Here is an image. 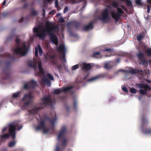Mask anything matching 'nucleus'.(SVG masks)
Segmentation results:
<instances>
[{"label": "nucleus", "mask_w": 151, "mask_h": 151, "mask_svg": "<svg viewBox=\"0 0 151 151\" xmlns=\"http://www.w3.org/2000/svg\"><path fill=\"white\" fill-rule=\"evenodd\" d=\"M66 109L67 111H69L70 108L67 105L66 106Z\"/></svg>", "instance_id": "53"}, {"label": "nucleus", "mask_w": 151, "mask_h": 151, "mask_svg": "<svg viewBox=\"0 0 151 151\" xmlns=\"http://www.w3.org/2000/svg\"><path fill=\"white\" fill-rule=\"evenodd\" d=\"M126 4L128 7H132V6L131 1L130 0H126Z\"/></svg>", "instance_id": "28"}, {"label": "nucleus", "mask_w": 151, "mask_h": 151, "mask_svg": "<svg viewBox=\"0 0 151 151\" xmlns=\"http://www.w3.org/2000/svg\"><path fill=\"white\" fill-rule=\"evenodd\" d=\"M53 11H51L49 13V14H52L53 12Z\"/></svg>", "instance_id": "58"}, {"label": "nucleus", "mask_w": 151, "mask_h": 151, "mask_svg": "<svg viewBox=\"0 0 151 151\" xmlns=\"http://www.w3.org/2000/svg\"><path fill=\"white\" fill-rule=\"evenodd\" d=\"M104 51H109L110 53H111L113 50L110 48H106L104 50Z\"/></svg>", "instance_id": "46"}, {"label": "nucleus", "mask_w": 151, "mask_h": 151, "mask_svg": "<svg viewBox=\"0 0 151 151\" xmlns=\"http://www.w3.org/2000/svg\"><path fill=\"white\" fill-rule=\"evenodd\" d=\"M135 3L138 5L142 6L144 5V4L141 1V0H136Z\"/></svg>", "instance_id": "27"}, {"label": "nucleus", "mask_w": 151, "mask_h": 151, "mask_svg": "<svg viewBox=\"0 0 151 151\" xmlns=\"http://www.w3.org/2000/svg\"><path fill=\"white\" fill-rule=\"evenodd\" d=\"M93 28V23L90 22L88 24L84 26L83 28V30L85 31H87L92 29Z\"/></svg>", "instance_id": "20"}, {"label": "nucleus", "mask_w": 151, "mask_h": 151, "mask_svg": "<svg viewBox=\"0 0 151 151\" xmlns=\"http://www.w3.org/2000/svg\"><path fill=\"white\" fill-rule=\"evenodd\" d=\"M16 143V142L13 141L10 142L8 144V146L9 147H12L15 145Z\"/></svg>", "instance_id": "30"}, {"label": "nucleus", "mask_w": 151, "mask_h": 151, "mask_svg": "<svg viewBox=\"0 0 151 151\" xmlns=\"http://www.w3.org/2000/svg\"><path fill=\"white\" fill-rule=\"evenodd\" d=\"M47 77L50 80L52 81L54 80V78L53 76L50 73H48L47 75Z\"/></svg>", "instance_id": "32"}, {"label": "nucleus", "mask_w": 151, "mask_h": 151, "mask_svg": "<svg viewBox=\"0 0 151 151\" xmlns=\"http://www.w3.org/2000/svg\"><path fill=\"white\" fill-rule=\"evenodd\" d=\"M36 82L32 80L29 82V85L30 88H33L36 86Z\"/></svg>", "instance_id": "22"}, {"label": "nucleus", "mask_w": 151, "mask_h": 151, "mask_svg": "<svg viewBox=\"0 0 151 151\" xmlns=\"http://www.w3.org/2000/svg\"><path fill=\"white\" fill-rule=\"evenodd\" d=\"M24 88L25 89H28L30 88L29 85V83L28 84L26 83L24 85Z\"/></svg>", "instance_id": "40"}, {"label": "nucleus", "mask_w": 151, "mask_h": 151, "mask_svg": "<svg viewBox=\"0 0 151 151\" xmlns=\"http://www.w3.org/2000/svg\"><path fill=\"white\" fill-rule=\"evenodd\" d=\"M26 0H22V1L23 2H25Z\"/></svg>", "instance_id": "64"}, {"label": "nucleus", "mask_w": 151, "mask_h": 151, "mask_svg": "<svg viewBox=\"0 0 151 151\" xmlns=\"http://www.w3.org/2000/svg\"><path fill=\"white\" fill-rule=\"evenodd\" d=\"M119 61H120V59L119 58L117 59L116 60V62L117 63H119Z\"/></svg>", "instance_id": "57"}, {"label": "nucleus", "mask_w": 151, "mask_h": 151, "mask_svg": "<svg viewBox=\"0 0 151 151\" xmlns=\"http://www.w3.org/2000/svg\"><path fill=\"white\" fill-rule=\"evenodd\" d=\"M104 67L106 69H109L112 68L113 66L109 63H107L105 64Z\"/></svg>", "instance_id": "24"}, {"label": "nucleus", "mask_w": 151, "mask_h": 151, "mask_svg": "<svg viewBox=\"0 0 151 151\" xmlns=\"http://www.w3.org/2000/svg\"><path fill=\"white\" fill-rule=\"evenodd\" d=\"M137 86L140 89H140L139 92L142 94H146L147 93V91L148 89H150V88L148 85L144 83L137 84Z\"/></svg>", "instance_id": "12"}, {"label": "nucleus", "mask_w": 151, "mask_h": 151, "mask_svg": "<svg viewBox=\"0 0 151 151\" xmlns=\"http://www.w3.org/2000/svg\"><path fill=\"white\" fill-rule=\"evenodd\" d=\"M42 12H43V13H42V16H43V17H44L45 16V9H44V8H43L42 9Z\"/></svg>", "instance_id": "49"}, {"label": "nucleus", "mask_w": 151, "mask_h": 151, "mask_svg": "<svg viewBox=\"0 0 151 151\" xmlns=\"http://www.w3.org/2000/svg\"><path fill=\"white\" fill-rule=\"evenodd\" d=\"M15 41L17 45V47L14 49L15 53L20 56H23L26 55L29 49L26 46L25 42H23L22 46H21L20 40L18 38H17Z\"/></svg>", "instance_id": "6"}, {"label": "nucleus", "mask_w": 151, "mask_h": 151, "mask_svg": "<svg viewBox=\"0 0 151 151\" xmlns=\"http://www.w3.org/2000/svg\"><path fill=\"white\" fill-rule=\"evenodd\" d=\"M68 29L70 30L71 27H74L77 29H78L81 27V24L80 22L76 21H73L67 23Z\"/></svg>", "instance_id": "16"}, {"label": "nucleus", "mask_w": 151, "mask_h": 151, "mask_svg": "<svg viewBox=\"0 0 151 151\" xmlns=\"http://www.w3.org/2000/svg\"><path fill=\"white\" fill-rule=\"evenodd\" d=\"M9 137V135L8 133H6L4 134L1 135V137L2 138H6Z\"/></svg>", "instance_id": "33"}, {"label": "nucleus", "mask_w": 151, "mask_h": 151, "mask_svg": "<svg viewBox=\"0 0 151 151\" xmlns=\"http://www.w3.org/2000/svg\"><path fill=\"white\" fill-rule=\"evenodd\" d=\"M146 81H147L148 82L151 83V81L150 80H148V79H146L145 80Z\"/></svg>", "instance_id": "55"}, {"label": "nucleus", "mask_w": 151, "mask_h": 151, "mask_svg": "<svg viewBox=\"0 0 151 151\" xmlns=\"http://www.w3.org/2000/svg\"><path fill=\"white\" fill-rule=\"evenodd\" d=\"M32 97L30 93L25 94L22 99L24 104V106H27L29 104L32 102Z\"/></svg>", "instance_id": "13"}, {"label": "nucleus", "mask_w": 151, "mask_h": 151, "mask_svg": "<svg viewBox=\"0 0 151 151\" xmlns=\"http://www.w3.org/2000/svg\"><path fill=\"white\" fill-rule=\"evenodd\" d=\"M28 5V4H24L23 6V7L24 8H26Z\"/></svg>", "instance_id": "51"}, {"label": "nucleus", "mask_w": 151, "mask_h": 151, "mask_svg": "<svg viewBox=\"0 0 151 151\" xmlns=\"http://www.w3.org/2000/svg\"><path fill=\"white\" fill-rule=\"evenodd\" d=\"M38 50L39 52V54L40 56H42L43 54V52L40 45H38L37 47H36L35 48V55L37 57L38 55Z\"/></svg>", "instance_id": "18"}, {"label": "nucleus", "mask_w": 151, "mask_h": 151, "mask_svg": "<svg viewBox=\"0 0 151 151\" xmlns=\"http://www.w3.org/2000/svg\"><path fill=\"white\" fill-rule=\"evenodd\" d=\"M59 4V1L58 0H55V7H58Z\"/></svg>", "instance_id": "47"}, {"label": "nucleus", "mask_w": 151, "mask_h": 151, "mask_svg": "<svg viewBox=\"0 0 151 151\" xmlns=\"http://www.w3.org/2000/svg\"><path fill=\"white\" fill-rule=\"evenodd\" d=\"M122 90L124 92L126 93H127L128 92L127 88L125 87H124L122 88Z\"/></svg>", "instance_id": "45"}, {"label": "nucleus", "mask_w": 151, "mask_h": 151, "mask_svg": "<svg viewBox=\"0 0 151 151\" xmlns=\"http://www.w3.org/2000/svg\"><path fill=\"white\" fill-rule=\"evenodd\" d=\"M92 57L95 58H101V56L100 52H96L93 53Z\"/></svg>", "instance_id": "23"}, {"label": "nucleus", "mask_w": 151, "mask_h": 151, "mask_svg": "<svg viewBox=\"0 0 151 151\" xmlns=\"http://www.w3.org/2000/svg\"><path fill=\"white\" fill-rule=\"evenodd\" d=\"M149 62L150 63H151V60H149Z\"/></svg>", "instance_id": "63"}, {"label": "nucleus", "mask_w": 151, "mask_h": 151, "mask_svg": "<svg viewBox=\"0 0 151 151\" xmlns=\"http://www.w3.org/2000/svg\"><path fill=\"white\" fill-rule=\"evenodd\" d=\"M66 130V127L65 126L61 127L57 137L58 141L61 142V147H60L58 144L56 145L55 151H63L67 146V140L65 137Z\"/></svg>", "instance_id": "4"}, {"label": "nucleus", "mask_w": 151, "mask_h": 151, "mask_svg": "<svg viewBox=\"0 0 151 151\" xmlns=\"http://www.w3.org/2000/svg\"><path fill=\"white\" fill-rule=\"evenodd\" d=\"M151 6H150L149 5H147V12L148 13H150V9H151Z\"/></svg>", "instance_id": "43"}, {"label": "nucleus", "mask_w": 151, "mask_h": 151, "mask_svg": "<svg viewBox=\"0 0 151 151\" xmlns=\"http://www.w3.org/2000/svg\"><path fill=\"white\" fill-rule=\"evenodd\" d=\"M68 9L67 6H66L64 9V11H63V13H65L66 12H67L68 11Z\"/></svg>", "instance_id": "48"}, {"label": "nucleus", "mask_w": 151, "mask_h": 151, "mask_svg": "<svg viewBox=\"0 0 151 151\" xmlns=\"http://www.w3.org/2000/svg\"><path fill=\"white\" fill-rule=\"evenodd\" d=\"M147 2L151 5V0H147Z\"/></svg>", "instance_id": "56"}, {"label": "nucleus", "mask_w": 151, "mask_h": 151, "mask_svg": "<svg viewBox=\"0 0 151 151\" xmlns=\"http://www.w3.org/2000/svg\"><path fill=\"white\" fill-rule=\"evenodd\" d=\"M39 118L40 120V122L38 126L36 127V129L37 131L42 130L44 134L48 133L49 130L46 129L45 125V122L47 121H49L51 123L53 128H54L55 123L57 119L55 117L53 119H51L47 116L45 115L43 116H40ZM53 129H54V128Z\"/></svg>", "instance_id": "3"}, {"label": "nucleus", "mask_w": 151, "mask_h": 151, "mask_svg": "<svg viewBox=\"0 0 151 151\" xmlns=\"http://www.w3.org/2000/svg\"><path fill=\"white\" fill-rule=\"evenodd\" d=\"M9 127L10 135L12 137L13 139H14L16 137L15 130L16 129V127H18L17 130H19L22 129V127L21 126H18V124L14 122L10 124Z\"/></svg>", "instance_id": "9"}, {"label": "nucleus", "mask_w": 151, "mask_h": 151, "mask_svg": "<svg viewBox=\"0 0 151 151\" xmlns=\"http://www.w3.org/2000/svg\"><path fill=\"white\" fill-rule=\"evenodd\" d=\"M20 93V92H16L15 93H14L12 96V98H17L19 96V94Z\"/></svg>", "instance_id": "31"}, {"label": "nucleus", "mask_w": 151, "mask_h": 151, "mask_svg": "<svg viewBox=\"0 0 151 151\" xmlns=\"http://www.w3.org/2000/svg\"><path fill=\"white\" fill-rule=\"evenodd\" d=\"M59 22L60 23H63L65 22V20L62 17H60L59 19Z\"/></svg>", "instance_id": "44"}, {"label": "nucleus", "mask_w": 151, "mask_h": 151, "mask_svg": "<svg viewBox=\"0 0 151 151\" xmlns=\"http://www.w3.org/2000/svg\"><path fill=\"white\" fill-rule=\"evenodd\" d=\"M6 3V0H4L3 2L2 3V4L3 6H4Z\"/></svg>", "instance_id": "54"}, {"label": "nucleus", "mask_w": 151, "mask_h": 151, "mask_svg": "<svg viewBox=\"0 0 151 151\" xmlns=\"http://www.w3.org/2000/svg\"><path fill=\"white\" fill-rule=\"evenodd\" d=\"M7 40H11V38H10L9 37H7Z\"/></svg>", "instance_id": "62"}, {"label": "nucleus", "mask_w": 151, "mask_h": 151, "mask_svg": "<svg viewBox=\"0 0 151 151\" xmlns=\"http://www.w3.org/2000/svg\"><path fill=\"white\" fill-rule=\"evenodd\" d=\"M56 29H59L58 26L54 25L52 23L47 21L46 22L45 28L40 27H35L33 29V31L36 36L43 40L46 37V32H47L49 35V37L51 42L57 45L58 44V38L54 34Z\"/></svg>", "instance_id": "1"}, {"label": "nucleus", "mask_w": 151, "mask_h": 151, "mask_svg": "<svg viewBox=\"0 0 151 151\" xmlns=\"http://www.w3.org/2000/svg\"><path fill=\"white\" fill-rule=\"evenodd\" d=\"M142 122L143 125L147 124L148 123V121L143 116L142 118Z\"/></svg>", "instance_id": "26"}, {"label": "nucleus", "mask_w": 151, "mask_h": 151, "mask_svg": "<svg viewBox=\"0 0 151 151\" xmlns=\"http://www.w3.org/2000/svg\"><path fill=\"white\" fill-rule=\"evenodd\" d=\"M41 102L40 105L44 107H36L31 110H29V112L33 114L37 113L41 109H43L45 107L47 106H52L55 103V100L52 99L50 96H44L41 99Z\"/></svg>", "instance_id": "2"}, {"label": "nucleus", "mask_w": 151, "mask_h": 151, "mask_svg": "<svg viewBox=\"0 0 151 151\" xmlns=\"http://www.w3.org/2000/svg\"><path fill=\"white\" fill-rule=\"evenodd\" d=\"M143 36L142 35H139L137 37V39L138 40L141 41L143 38Z\"/></svg>", "instance_id": "38"}, {"label": "nucleus", "mask_w": 151, "mask_h": 151, "mask_svg": "<svg viewBox=\"0 0 151 151\" xmlns=\"http://www.w3.org/2000/svg\"><path fill=\"white\" fill-rule=\"evenodd\" d=\"M78 68V65H76L74 66H73L72 68V70H74Z\"/></svg>", "instance_id": "39"}, {"label": "nucleus", "mask_w": 151, "mask_h": 151, "mask_svg": "<svg viewBox=\"0 0 151 151\" xmlns=\"http://www.w3.org/2000/svg\"><path fill=\"white\" fill-rule=\"evenodd\" d=\"M73 86H71L65 87L63 89L61 88L56 89L54 90V92L55 94H58L62 92H65L68 91L73 88Z\"/></svg>", "instance_id": "17"}, {"label": "nucleus", "mask_w": 151, "mask_h": 151, "mask_svg": "<svg viewBox=\"0 0 151 151\" xmlns=\"http://www.w3.org/2000/svg\"><path fill=\"white\" fill-rule=\"evenodd\" d=\"M144 133L146 134H151V129H148L146 130L144 132Z\"/></svg>", "instance_id": "41"}, {"label": "nucleus", "mask_w": 151, "mask_h": 151, "mask_svg": "<svg viewBox=\"0 0 151 151\" xmlns=\"http://www.w3.org/2000/svg\"><path fill=\"white\" fill-rule=\"evenodd\" d=\"M38 66L40 73L42 76V83L47 85L50 87L51 82L47 77L45 76V74L42 68V63L40 60L38 63Z\"/></svg>", "instance_id": "8"}, {"label": "nucleus", "mask_w": 151, "mask_h": 151, "mask_svg": "<svg viewBox=\"0 0 151 151\" xmlns=\"http://www.w3.org/2000/svg\"><path fill=\"white\" fill-rule=\"evenodd\" d=\"M4 56L9 59V60L6 62V67L4 69L3 72V75L4 76L2 78L3 80L7 79L10 77V70L9 68L12 61L14 60L15 59L14 58V55H11L9 53H6Z\"/></svg>", "instance_id": "5"}, {"label": "nucleus", "mask_w": 151, "mask_h": 151, "mask_svg": "<svg viewBox=\"0 0 151 151\" xmlns=\"http://www.w3.org/2000/svg\"><path fill=\"white\" fill-rule=\"evenodd\" d=\"M7 128L6 127H4L2 130V132H4L6 130Z\"/></svg>", "instance_id": "52"}, {"label": "nucleus", "mask_w": 151, "mask_h": 151, "mask_svg": "<svg viewBox=\"0 0 151 151\" xmlns=\"http://www.w3.org/2000/svg\"><path fill=\"white\" fill-rule=\"evenodd\" d=\"M51 0H47V1L48 3H49L50 2Z\"/></svg>", "instance_id": "60"}, {"label": "nucleus", "mask_w": 151, "mask_h": 151, "mask_svg": "<svg viewBox=\"0 0 151 151\" xmlns=\"http://www.w3.org/2000/svg\"><path fill=\"white\" fill-rule=\"evenodd\" d=\"M58 51L60 53V58L61 60L63 59L64 62H66L65 58V48L64 45L63 44L60 45L59 47L57 48Z\"/></svg>", "instance_id": "11"}, {"label": "nucleus", "mask_w": 151, "mask_h": 151, "mask_svg": "<svg viewBox=\"0 0 151 151\" xmlns=\"http://www.w3.org/2000/svg\"><path fill=\"white\" fill-rule=\"evenodd\" d=\"M131 93H135L137 92V90L134 88H131L130 89Z\"/></svg>", "instance_id": "35"}, {"label": "nucleus", "mask_w": 151, "mask_h": 151, "mask_svg": "<svg viewBox=\"0 0 151 151\" xmlns=\"http://www.w3.org/2000/svg\"><path fill=\"white\" fill-rule=\"evenodd\" d=\"M67 151H72V150L71 149H68Z\"/></svg>", "instance_id": "61"}, {"label": "nucleus", "mask_w": 151, "mask_h": 151, "mask_svg": "<svg viewBox=\"0 0 151 151\" xmlns=\"http://www.w3.org/2000/svg\"><path fill=\"white\" fill-rule=\"evenodd\" d=\"M110 18L109 15V10L107 9H105L103 10L102 14L101 17H98V19L104 22H108L110 20Z\"/></svg>", "instance_id": "10"}, {"label": "nucleus", "mask_w": 151, "mask_h": 151, "mask_svg": "<svg viewBox=\"0 0 151 151\" xmlns=\"http://www.w3.org/2000/svg\"><path fill=\"white\" fill-rule=\"evenodd\" d=\"M31 14L32 15L36 16L37 14V12L34 9H32L31 12Z\"/></svg>", "instance_id": "36"}, {"label": "nucleus", "mask_w": 151, "mask_h": 151, "mask_svg": "<svg viewBox=\"0 0 151 151\" xmlns=\"http://www.w3.org/2000/svg\"><path fill=\"white\" fill-rule=\"evenodd\" d=\"M129 72L134 75L138 74L142 78H144L145 80V78H148V74H149V71L147 70H143L142 69H133L129 70Z\"/></svg>", "instance_id": "7"}, {"label": "nucleus", "mask_w": 151, "mask_h": 151, "mask_svg": "<svg viewBox=\"0 0 151 151\" xmlns=\"http://www.w3.org/2000/svg\"><path fill=\"white\" fill-rule=\"evenodd\" d=\"M24 20V18L23 17H22L19 20V22L21 23Z\"/></svg>", "instance_id": "50"}, {"label": "nucleus", "mask_w": 151, "mask_h": 151, "mask_svg": "<svg viewBox=\"0 0 151 151\" xmlns=\"http://www.w3.org/2000/svg\"><path fill=\"white\" fill-rule=\"evenodd\" d=\"M9 13H5L3 14V16L4 17H6L8 16L9 15Z\"/></svg>", "instance_id": "42"}, {"label": "nucleus", "mask_w": 151, "mask_h": 151, "mask_svg": "<svg viewBox=\"0 0 151 151\" xmlns=\"http://www.w3.org/2000/svg\"><path fill=\"white\" fill-rule=\"evenodd\" d=\"M117 13H115L114 12H112L111 13V16L113 18L115 19L116 22H117L119 18L121 17V14L124 13V12L120 8H117Z\"/></svg>", "instance_id": "14"}, {"label": "nucleus", "mask_w": 151, "mask_h": 151, "mask_svg": "<svg viewBox=\"0 0 151 151\" xmlns=\"http://www.w3.org/2000/svg\"><path fill=\"white\" fill-rule=\"evenodd\" d=\"M33 61L29 60L27 62V65L29 67L33 68L34 69L37 68V65L36 63V60L34 58Z\"/></svg>", "instance_id": "19"}, {"label": "nucleus", "mask_w": 151, "mask_h": 151, "mask_svg": "<svg viewBox=\"0 0 151 151\" xmlns=\"http://www.w3.org/2000/svg\"><path fill=\"white\" fill-rule=\"evenodd\" d=\"M112 6L115 8H117L119 6V4L117 2L114 1L112 3Z\"/></svg>", "instance_id": "29"}, {"label": "nucleus", "mask_w": 151, "mask_h": 151, "mask_svg": "<svg viewBox=\"0 0 151 151\" xmlns=\"http://www.w3.org/2000/svg\"><path fill=\"white\" fill-rule=\"evenodd\" d=\"M55 57V55H52L51 57V58H54Z\"/></svg>", "instance_id": "59"}, {"label": "nucleus", "mask_w": 151, "mask_h": 151, "mask_svg": "<svg viewBox=\"0 0 151 151\" xmlns=\"http://www.w3.org/2000/svg\"><path fill=\"white\" fill-rule=\"evenodd\" d=\"M91 65L90 63H84L83 64L82 68L83 70H90L91 68Z\"/></svg>", "instance_id": "21"}, {"label": "nucleus", "mask_w": 151, "mask_h": 151, "mask_svg": "<svg viewBox=\"0 0 151 151\" xmlns=\"http://www.w3.org/2000/svg\"><path fill=\"white\" fill-rule=\"evenodd\" d=\"M100 78V76H96L91 78L88 80V81H95Z\"/></svg>", "instance_id": "25"}, {"label": "nucleus", "mask_w": 151, "mask_h": 151, "mask_svg": "<svg viewBox=\"0 0 151 151\" xmlns=\"http://www.w3.org/2000/svg\"><path fill=\"white\" fill-rule=\"evenodd\" d=\"M77 100L75 99H74L73 102V106L74 108L75 109H76L77 107Z\"/></svg>", "instance_id": "37"}, {"label": "nucleus", "mask_w": 151, "mask_h": 151, "mask_svg": "<svg viewBox=\"0 0 151 151\" xmlns=\"http://www.w3.org/2000/svg\"><path fill=\"white\" fill-rule=\"evenodd\" d=\"M139 61L140 62L139 63L144 66H147L148 63L145 59L144 54L142 52H139L137 54Z\"/></svg>", "instance_id": "15"}, {"label": "nucleus", "mask_w": 151, "mask_h": 151, "mask_svg": "<svg viewBox=\"0 0 151 151\" xmlns=\"http://www.w3.org/2000/svg\"><path fill=\"white\" fill-rule=\"evenodd\" d=\"M146 52L149 56H151V48H148Z\"/></svg>", "instance_id": "34"}]
</instances>
